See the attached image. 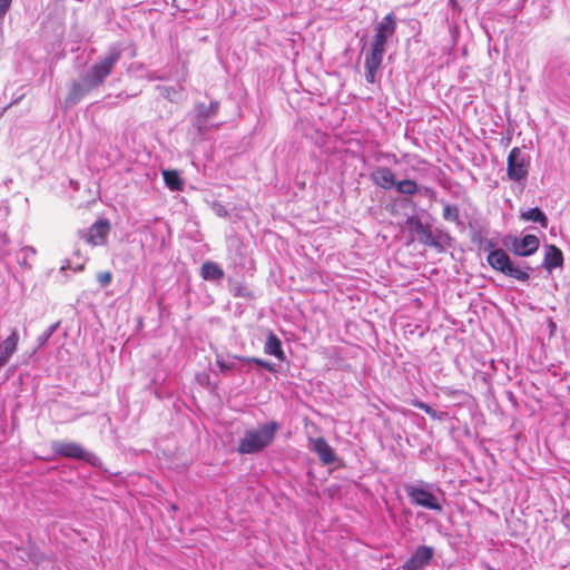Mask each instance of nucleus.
<instances>
[{
	"instance_id": "1",
	"label": "nucleus",
	"mask_w": 570,
	"mask_h": 570,
	"mask_svg": "<svg viewBox=\"0 0 570 570\" xmlns=\"http://www.w3.org/2000/svg\"><path fill=\"white\" fill-rule=\"evenodd\" d=\"M395 31L396 19L393 13L386 14L374 26V36L364 59L365 79L368 83H374L377 80L386 46Z\"/></svg>"
},
{
	"instance_id": "2",
	"label": "nucleus",
	"mask_w": 570,
	"mask_h": 570,
	"mask_svg": "<svg viewBox=\"0 0 570 570\" xmlns=\"http://www.w3.org/2000/svg\"><path fill=\"white\" fill-rule=\"evenodd\" d=\"M121 53L122 50L118 46H110L107 55L99 58L87 72L82 75V82L87 87V90L95 89L105 82L116 63L120 60Z\"/></svg>"
},
{
	"instance_id": "3",
	"label": "nucleus",
	"mask_w": 570,
	"mask_h": 570,
	"mask_svg": "<svg viewBox=\"0 0 570 570\" xmlns=\"http://www.w3.org/2000/svg\"><path fill=\"white\" fill-rule=\"evenodd\" d=\"M278 424L273 421L257 429L246 430L239 441L237 451L240 454H254L266 449L275 439Z\"/></svg>"
},
{
	"instance_id": "4",
	"label": "nucleus",
	"mask_w": 570,
	"mask_h": 570,
	"mask_svg": "<svg viewBox=\"0 0 570 570\" xmlns=\"http://www.w3.org/2000/svg\"><path fill=\"white\" fill-rule=\"evenodd\" d=\"M404 491L413 505L436 512H441L443 510V505L435 494V492H442L434 483H429L422 480L416 481L412 484H405Z\"/></svg>"
},
{
	"instance_id": "5",
	"label": "nucleus",
	"mask_w": 570,
	"mask_h": 570,
	"mask_svg": "<svg viewBox=\"0 0 570 570\" xmlns=\"http://www.w3.org/2000/svg\"><path fill=\"white\" fill-rule=\"evenodd\" d=\"M487 261L493 269L504 274L505 276L515 278L520 282H528L530 279L529 271H532V268L528 265L519 266L514 264L507 252L501 248L492 249L488 254Z\"/></svg>"
},
{
	"instance_id": "6",
	"label": "nucleus",
	"mask_w": 570,
	"mask_h": 570,
	"mask_svg": "<svg viewBox=\"0 0 570 570\" xmlns=\"http://www.w3.org/2000/svg\"><path fill=\"white\" fill-rule=\"evenodd\" d=\"M531 157L519 147H513L507 158V175L512 181H523L528 178Z\"/></svg>"
},
{
	"instance_id": "7",
	"label": "nucleus",
	"mask_w": 570,
	"mask_h": 570,
	"mask_svg": "<svg viewBox=\"0 0 570 570\" xmlns=\"http://www.w3.org/2000/svg\"><path fill=\"white\" fill-rule=\"evenodd\" d=\"M503 244L514 255L528 257L539 249L540 240L535 235L527 234L521 238L517 236H509L505 238Z\"/></svg>"
},
{
	"instance_id": "8",
	"label": "nucleus",
	"mask_w": 570,
	"mask_h": 570,
	"mask_svg": "<svg viewBox=\"0 0 570 570\" xmlns=\"http://www.w3.org/2000/svg\"><path fill=\"white\" fill-rule=\"evenodd\" d=\"M52 450L57 455L78 459L89 463H94V460L97 459L95 454L86 451L81 445L75 442H53Z\"/></svg>"
},
{
	"instance_id": "9",
	"label": "nucleus",
	"mask_w": 570,
	"mask_h": 570,
	"mask_svg": "<svg viewBox=\"0 0 570 570\" xmlns=\"http://www.w3.org/2000/svg\"><path fill=\"white\" fill-rule=\"evenodd\" d=\"M434 550L432 547L419 546L410 559L403 563V570H424L433 559Z\"/></svg>"
},
{
	"instance_id": "10",
	"label": "nucleus",
	"mask_w": 570,
	"mask_h": 570,
	"mask_svg": "<svg viewBox=\"0 0 570 570\" xmlns=\"http://www.w3.org/2000/svg\"><path fill=\"white\" fill-rule=\"evenodd\" d=\"M110 232V223L108 219H99L90 226L86 234V240L90 245L101 246L106 243Z\"/></svg>"
},
{
	"instance_id": "11",
	"label": "nucleus",
	"mask_w": 570,
	"mask_h": 570,
	"mask_svg": "<svg viewBox=\"0 0 570 570\" xmlns=\"http://www.w3.org/2000/svg\"><path fill=\"white\" fill-rule=\"evenodd\" d=\"M370 178L375 186L385 190L394 188L396 184L395 174L391 168L385 166L375 167L371 171Z\"/></svg>"
},
{
	"instance_id": "12",
	"label": "nucleus",
	"mask_w": 570,
	"mask_h": 570,
	"mask_svg": "<svg viewBox=\"0 0 570 570\" xmlns=\"http://www.w3.org/2000/svg\"><path fill=\"white\" fill-rule=\"evenodd\" d=\"M19 342V332L13 328L9 336L0 343V370L9 363L12 355L18 351Z\"/></svg>"
},
{
	"instance_id": "13",
	"label": "nucleus",
	"mask_w": 570,
	"mask_h": 570,
	"mask_svg": "<svg viewBox=\"0 0 570 570\" xmlns=\"http://www.w3.org/2000/svg\"><path fill=\"white\" fill-rule=\"evenodd\" d=\"M309 450L315 452L321 462L325 465L332 464L336 461L333 448L324 438L309 439Z\"/></svg>"
},
{
	"instance_id": "14",
	"label": "nucleus",
	"mask_w": 570,
	"mask_h": 570,
	"mask_svg": "<svg viewBox=\"0 0 570 570\" xmlns=\"http://www.w3.org/2000/svg\"><path fill=\"white\" fill-rule=\"evenodd\" d=\"M264 352L267 355H272L276 357L278 361H285L286 355L283 351L282 341L277 337V335L273 332H268L265 344Z\"/></svg>"
},
{
	"instance_id": "15",
	"label": "nucleus",
	"mask_w": 570,
	"mask_h": 570,
	"mask_svg": "<svg viewBox=\"0 0 570 570\" xmlns=\"http://www.w3.org/2000/svg\"><path fill=\"white\" fill-rule=\"evenodd\" d=\"M563 254L560 248L556 245H548L546 247V254L543 258V266L548 272H552L554 268L562 266Z\"/></svg>"
},
{
	"instance_id": "16",
	"label": "nucleus",
	"mask_w": 570,
	"mask_h": 570,
	"mask_svg": "<svg viewBox=\"0 0 570 570\" xmlns=\"http://www.w3.org/2000/svg\"><path fill=\"white\" fill-rule=\"evenodd\" d=\"M200 276L205 281L220 282L224 276V269L215 262L206 261L200 267Z\"/></svg>"
},
{
	"instance_id": "17",
	"label": "nucleus",
	"mask_w": 570,
	"mask_h": 570,
	"mask_svg": "<svg viewBox=\"0 0 570 570\" xmlns=\"http://www.w3.org/2000/svg\"><path fill=\"white\" fill-rule=\"evenodd\" d=\"M520 218L524 222L538 223L542 228H547L549 224L547 215L539 207L521 212Z\"/></svg>"
},
{
	"instance_id": "18",
	"label": "nucleus",
	"mask_w": 570,
	"mask_h": 570,
	"mask_svg": "<svg viewBox=\"0 0 570 570\" xmlns=\"http://www.w3.org/2000/svg\"><path fill=\"white\" fill-rule=\"evenodd\" d=\"M163 177L166 186L173 191L183 190L184 181L177 170H164Z\"/></svg>"
},
{
	"instance_id": "19",
	"label": "nucleus",
	"mask_w": 570,
	"mask_h": 570,
	"mask_svg": "<svg viewBox=\"0 0 570 570\" xmlns=\"http://www.w3.org/2000/svg\"><path fill=\"white\" fill-rule=\"evenodd\" d=\"M412 404L414 407L424 411L433 420L444 421L449 417V413L446 411H436L423 401L415 400Z\"/></svg>"
},
{
	"instance_id": "20",
	"label": "nucleus",
	"mask_w": 570,
	"mask_h": 570,
	"mask_svg": "<svg viewBox=\"0 0 570 570\" xmlns=\"http://www.w3.org/2000/svg\"><path fill=\"white\" fill-rule=\"evenodd\" d=\"M395 190L405 196H414L419 193V186L413 179L396 180Z\"/></svg>"
},
{
	"instance_id": "21",
	"label": "nucleus",
	"mask_w": 570,
	"mask_h": 570,
	"mask_svg": "<svg viewBox=\"0 0 570 570\" xmlns=\"http://www.w3.org/2000/svg\"><path fill=\"white\" fill-rule=\"evenodd\" d=\"M89 90H87V87L82 82V78L78 82H73L68 100L72 104H77Z\"/></svg>"
},
{
	"instance_id": "22",
	"label": "nucleus",
	"mask_w": 570,
	"mask_h": 570,
	"mask_svg": "<svg viewBox=\"0 0 570 570\" xmlns=\"http://www.w3.org/2000/svg\"><path fill=\"white\" fill-rule=\"evenodd\" d=\"M218 102L212 101L209 106H205L204 104L198 105V114L204 119H209L215 116L218 111Z\"/></svg>"
},
{
	"instance_id": "23",
	"label": "nucleus",
	"mask_w": 570,
	"mask_h": 570,
	"mask_svg": "<svg viewBox=\"0 0 570 570\" xmlns=\"http://www.w3.org/2000/svg\"><path fill=\"white\" fill-rule=\"evenodd\" d=\"M233 358L239 360L243 363H254L258 366L264 367L268 372H275V365L268 361L257 358V357H240V356H234Z\"/></svg>"
},
{
	"instance_id": "24",
	"label": "nucleus",
	"mask_w": 570,
	"mask_h": 570,
	"mask_svg": "<svg viewBox=\"0 0 570 570\" xmlns=\"http://www.w3.org/2000/svg\"><path fill=\"white\" fill-rule=\"evenodd\" d=\"M443 218L449 222H459V207L455 205L445 204L443 207Z\"/></svg>"
},
{
	"instance_id": "25",
	"label": "nucleus",
	"mask_w": 570,
	"mask_h": 570,
	"mask_svg": "<svg viewBox=\"0 0 570 570\" xmlns=\"http://www.w3.org/2000/svg\"><path fill=\"white\" fill-rule=\"evenodd\" d=\"M60 322H57L52 325H50L39 337H38V345L39 347H42L47 344L49 338L52 336V334L57 331L59 327Z\"/></svg>"
},
{
	"instance_id": "26",
	"label": "nucleus",
	"mask_w": 570,
	"mask_h": 570,
	"mask_svg": "<svg viewBox=\"0 0 570 570\" xmlns=\"http://www.w3.org/2000/svg\"><path fill=\"white\" fill-rule=\"evenodd\" d=\"M216 364L220 372L226 373L235 368V362L233 360H224L222 356L216 357Z\"/></svg>"
},
{
	"instance_id": "27",
	"label": "nucleus",
	"mask_w": 570,
	"mask_h": 570,
	"mask_svg": "<svg viewBox=\"0 0 570 570\" xmlns=\"http://www.w3.org/2000/svg\"><path fill=\"white\" fill-rule=\"evenodd\" d=\"M233 294L235 297H244V298H252L253 294L252 291L248 289L246 286L238 285L234 288Z\"/></svg>"
},
{
	"instance_id": "28",
	"label": "nucleus",
	"mask_w": 570,
	"mask_h": 570,
	"mask_svg": "<svg viewBox=\"0 0 570 570\" xmlns=\"http://www.w3.org/2000/svg\"><path fill=\"white\" fill-rule=\"evenodd\" d=\"M111 279L112 276L110 272H100L97 275V281L102 287L108 286L111 283Z\"/></svg>"
},
{
	"instance_id": "29",
	"label": "nucleus",
	"mask_w": 570,
	"mask_h": 570,
	"mask_svg": "<svg viewBox=\"0 0 570 570\" xmlns=\"http://www.w3.org/2000/svg\"><path fill=\"white\" fill-rule=\"evenodd\" d=\"M161 96L169 100H174V97L178 94L175 88L171 87H159Z\"/></svg>"
},
{
	"instance_id": "30",
	"label": "nucleus",
	"mask_w": 570,
	"mask_h": 570,
	"mask_svg": "<svg viewBox=\"0 0 570 570\" xmlns=\"http://www.w3.org/2000/svg\"><path fill=\"white\" fill-rule=\"evenodd\" d=\"M12 0H0V21L4 18Z\"/></svg>"
},
{
	"instance_id": "31",
	"label": "nucleus",
	"mask_w": 570,
	"mask_h": 570,
	"mask_svg": "<svg viewBox=\"0 0 570 570\" xmlns=\"http://www.w3.org/2000/svg\"><path fill=\"white\" fill-rule=\"evenodd\" d=\"M21 252L23 253L24 258L33 256L36 254V249L31 246L23 247Z\"/></svg>"
},
{
	"instance_id": "32",
	"label": "nucleus",
	"mask_w": 570,
	"mask_h": 570,
	"mask_svg": "<svg viewBox=\"0 0 570 570\" xmlns=\"http://www.w3.org/2000/svg\"><path fill=\"white\" fill-rule=\"evenodd\" d=\"M426 244H430L432 246H439L440 242L430 233L429 235H426Z\"/></svg>"
},
{
	"instance_id": "33",
	"label": "nucleus",
	"mask_w": 570,
	"mask_h": 570,
	"mask_svg": "<svg viewBox=\"0 0 570 570\" xmlns=\"http://www.w3.org/2000/svg\"><path fill=\"white\" fill-rule=\"evenodd\" d=\"M217 214H218L219 216H225L227 213H226V210L224 209V207H223V206H219V207H218V209H217Z\"/></svg>"
},
{
	"instance_id": "34",
	"label": "nucleus",
	"mask_w": 570,
	"mask_h": 570,
	"mask_svg": "<svg viewBox=\"0 0 570 570\" xmlns=\"http://www.w3.org/2000/svg\"><path fill=\"white\" fill-rule=\"evenodd\" d=\"M385 158H387V159H392L394 164H396V163H397L396 156H395V155H393V154H389V155H386V156H385Z\"/></svg>"
},
{
	"instance_id": "35",
	"label": "nucleus",
	"mask_w": 570,
	"mask_h": 570,
	"mask_svg": "<svg viewBox=\"0 0 570 570\" xmlns=\"http://www.w3.org/2000/svg\"><path fill=\"white\" fill-rule=\"evenodd\" d=\"M562 521L566 525H568L570 523V514H567L562 518Z\"/></svg>"
},
{
	"instance_id": "36",
	"label": "nucleus",
	"mask_w": 570,
	"mask_h": 570,
	"mask_svg": "<svg viewBox=\"0 0 570 570\" xmlns=\"http://www.w3.org/2000/svg\"><path fill=\"white\" fill-rule=\"evenodd\" d=\"M449 3L452 8H454L458 4L456 0H449Z\"/></svg>"
},
{
	"instance_id": "37",
	"label": "nucleus",
	"mask_w": 570,
	"mask_h": 570,
	"mask_svg": "<svg viewBox=\"0 0 570 570\" xmlns=\"http://www.w3.org/2000/svg\"><path fill=\"white\" fill-rule=\"evenodd\" d=\"M424 191H425V194H433V190H432V189H430V188H428V187H426V188H424Z\"/></svg>"
},
{
	"instance_id": "38",
	"label": "nucleus",
	"mask_w": 570,
	"mask_h": 570,
	"mask_svg": "<svg viewBox=\"0 0 570 570\" xmlns=\"http://www.w3.org/2000/svg\"><path fill=\"white\" fill-rule=\"evenodd\" d=\"M491 570H493V569H491Z\"/></svg>"
}]
</instances>
